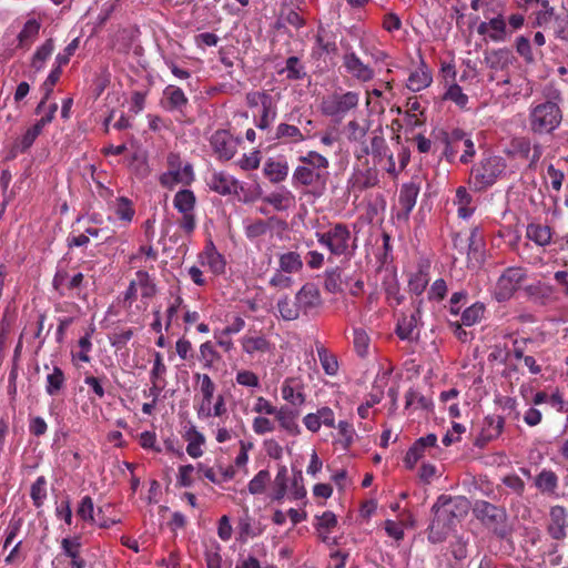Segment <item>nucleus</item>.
<instances>
[{"label":"nucleus","mask_w":568,"mask_h":568,"mask_svg":"<svg viewBox=\"0 0 568 568\" xmlns=\"http://www.w3.org/2000/svg\"><path fill=\"white\" fill-rule=\"evenodd\" d=\"M353 343L356 353L364 357L368 352L369 337L363 328H355L353 331Z\"/></svg>","instance_id":"obj_63"},{"label":"nucleus","mask_w":568,"mask_h":568,"mask_svg":"<svg viewBox=\"0 0 568 568\" xmlns=\"http://www.w3.org/2000/svg\"><path fill=\"white\" fill-rule=\"evenodd\" d=\"M278 73L285 74L288 80H301L306 74L305 68L297 57H290Z\"/></svg>","instance_id":"obj_46"},{"label":"nucleus","mask_w":568,"mask_h":568,"mask_svg":"<svg viewBox=\"0 0 568 568\" xmlns=\"http://www.w3.org/2000/svg\"><path fill=\"white\" fill-rule=\"evenodd\" d=\"M436 444L437 437L434 434L418 438L406 453L404 458L406 468L413 469L417 462L425 455L426 450L436 447Z\"/></svg>","instance_id":"obj_19"},{"label":"nucleus","mask_w":568,"mask_h":568,"mask_svg":"<svg viewBox=\"0 0 568 568\" xmlns=\"http://www.w3.org/2000/svg\"><path fill=\"white\" fill-rule=\"evenodd\" d=\"M164 106L170 111H181L187 104V98L183 90L176 85L169 84L163 90Z\"/></svg>","instance_id":"obj_32"},{"label":"nucleus","mask_w":568,"mask_h":568,"mask_svg":"<svg viewBox=\"0 0 568 568\" xmlns=\"http://www.w3.org/2000/svg\"><path fill=\"white\" fill-rule=\"evenodd\" d=\"M262 200L277 212L292 210L296 205L295 195L286 187H280L265 195Z\"/></svg>","instance_id":"obj_20"},{"label":"nucleus","mask_w":568,"mask_h":568,"mask_svg":"<svg viewBox=\"0 0 568 568\" xmlns=\"http://www.w3.org/2000/svg\"><path fill=\"white\" fill-rule=\"evenodd\" d=\"M274 416L278 422L281 428L286 430L287 434L292 436H297L301 434V427L296 422V416L287 407L278 408L277 413H275Z\"/></svg>","instance_id":"obj_39"},{"label":"nucleus","mask_w":568,"mask_h":568,"mask_svg":"<svg viewBox=\"0 0 568 568\" xmlns=\"http://www.w3.org/2000/svg\"><path fill=\"white\" fill-rule=\"evenodd\" d=\"M201 264L209 267V270L216 274L225 272L226 261L224 256L216 250L212 241H210L204 251L200 255Z\"/></svg>","instance_id":"obj_24"},{"label":"nucleus","mask_w":568,"mask_h":568,"mask_svg":"<svg viewBox=\"0 0 568 568\" xmlns=\"http://www.w3.org/2000/svg\"><path fill=\"white\" fill-rule=\"evenodd\" d=\"M329 162L316 151H310L300 158V164L292 174L294 187H308L310 192L321 195L325 189Z\"/></svg>","instance_id":"obj_1"},{"label":"nucleus","mask_w":568,"mask_h":568,"mask_svg":"<svg viewBox=\"0 0 568 568\" xmlns=\"http://www.w3.org/2000/svg\"><path fill=\"white\" fill-rule=\"evenodd\" d=\"M478 33L487 36L494 42H505L509 38L506 19L498 14L487 22H481L478 27Z\"/></svg>","instance_id":"obj_18"},{"label":"nucleus","mask_w":568,"mask_h":568,"mask_svg":"<svg viewBox=\"0 0 568 568\" xmlns=\"http://www.w3.org/2000/svg\"><path fill=\"white\" fill-rule=\"evenodd\" d=\"M168 170L160 175V184L166 189H174L176 185H191L195 179L193 166L183 162L180 154L170 153L166 158Z\"/></svg>","instance_id":"obj_3"},{"label":"nucleus","mask_w":568,"mask_h":568,"mask_svg":"<svg viewBox=\"0 0 568 568\" xmlns=\"http://www.w3.org/2000/svg\"><path fill=\"white\" fill-rule=\"evenodd\" d=\"M513 62V54L508 49H496L485 54V63L493 70H504Z\"/></svg>","instance_id":"obj_38"},{"label":"nucleus","mask_w":568,"mask_h":568,"mask_svg":"<svg viewBox=\"0 0 568 568\" xmlns=\"http://www.w3.org/2000/svg\"><path fill=\"white\" fill-rule=\"evenodd\" d=\"M50 123V119H40L34 123L31 128H29L26 133L18 139L12 148V156H16L17 153L26 152L36 141V139L41 133L42 129Z\"/></svg>","instance_id":"obj_26"},{"label":"nucleus","mask_w":568,"mask_h":568,"mask_svg":"<svg viewBox=\"0 0 568 568\" xmlns=\"http://www.w3.org/2000/svg\"><path fill=\"white\" fill-rule=\"evenodd\" d=\"M185 440L187 442L186 445V453L192 458H199L203 455L202 446L205 443L204 435L197 430L195 426H190L184 435Z\"/></svg>","instance_id":"obj_35"},{"label":"nucleus","mask_w":568,"mask_h":568,"mask_svg":"<svg viewBox=\"0 0 568 568\" xmlns=\"http://www.w3.org/2000/svg\"><path fill=\"white\" fill-rule=\"evenodd\" d=\"M551 229L540 223H529L526 227V237L538 246H546L551 242Z\"/></svg>","instance_id":"obj_34"},{"label":"nucleus","mask_w":568,"mask_h":568,"mask_svg":"<svg viewBox=\"0 0 568 568\" xmlns=\"http://www.w3.org/2000/svg\"><path fill=\"white\" fill-rule=\"evenodd\" d=\"M558 476L551 469H542L535 477V486L541 494L552 495L558 488Z\"/></svg>","instance_id":"obj_37"},{"label":"nucleus","mask_w":568,"mask_h":568,"mask_svg":"<svg viewBox=\"0 0 568 568\" xmlns=\"http://www.w3.org/2000/svg\"><path fill=\"white\" fill-rule=\"evenodd\" d=\"M346 73L358 82H369L375 78L374 69L365 63L355 51L347 50L342 58Z\"/></svg>","instance_id":"obj_12"},{"label":"nucleus","mask_w":568,"mask_h":568,"mask_svg":"<svg viewBox=\"0 0 568 568\" xmlns=\"http://www.w3.org/2000/svg\"><path fill=\"white\" fill-rule=\"evenodd\" d=\"M485 305L483 303H474L467 307L462 314V322L466 326H473L477 324L484 316Z\"/></svg>","instance_id":"obj_53"},{"label":"nucleus","mask_w":568,"mask_h":568,"mask_svg":"<svg viewBox=\"0 0 568 568\" xmlns=\"http://www.w3.org/2000/svg\"><path fill=\"white\" fill-rule=\"evenodd\" d=\"M108 205L109 210L113 212L119 221L123 222L124 224L132 222L135 210L132 205V202L128 197H116L115 200L110 201Z\"/></svg>","instance_id":"obj_31"},{"label":"nucleus","mask_w":568,"mask_h":568,"mask_svg":"<svg viewBox=\"0 0 568 568\" xmlns=\"http://www.w3.org/2000/svg\"><path fill=\"white\" fill-rule=\"evenodd\" d=\"M283 399L293 406H302L305 395L302 385L295 378H286L281 386Z\"/></svg>","instance_id":"obj_29"},{"label":"nucleus","mask_w":568,"mask_h":568,"mask_svg":"<svg viewBox=\"0 0 568 568\" xmlns=\"http://www.w3.org/2000/svg\"><path fill=\"white\" fill-rule=\"evenodd\" d=\"M568 528V511L565 507L556 505L549 510V523L547 532L552 539L562 540L566 538Z\"/></svg>","instance_id":"obj_17"},{"label":"nucleus","mask_w":568,"mask_h":568,"mask_svg":"<svg viewBox=\"0 0 568 568\" xmlns=\"http://www.w3.org/2000/svg\"><path fill=\"white\" fill-rule=\"evenodd\" d=\"M133 284L136 285L138 291L143 298H151L156 293V286L150 274L145 271H138L135 273Z\"/></svg>","instance_id":"obj_42"},{"label":"nucleus","mask_w":568,"mask_h":568,"mask_svg":"<svg viewBox=\"0 0 568 568\" xmlns=\"http://www.w3.org/2000/svg\"><path fill=\"white\" fill-rule=\"evenodd\" d=\"M418 193L419 187L416 184H404L399 191L398 205L393 207L392 219L397 221V223L407 224L409 214L416 204Z\"/></svg>","instance_id":"obj_11"},{"label":"nucleus","mask_w":568,"mask_h":568,"mask_svg":"<svg viewBox=\"0 0 568 568\" xmlns=\"http://www.w3.org/2000/svg\"><path fill=\"white\" fill-rule=\"evenodd\" d=\"M428 282H429V276H428L427 272L420 270V271L416 272L415 274H413L412 277L409 278V281H408L409 291L415 293L416 295H420L425 291Z\"/></svg>","instance_id":"obj_61"},{"label":"nucleus","mask_w":568,"mask_h":568,"mask_svg":"<svg viewBox=\"0 0 568 568\" xmlns=\"http://www.w3.org/2000/svg\"><path fill=\"white\" fill-rule=\"evenodd\" d=\"M276 307L284 321H295L303 315L296 298L291 300L288 296H283L277 301Z\"/></svg>","instance_id":"obj_40"},{"label":"nucleus","mask_w":568,"mask_h":568,"mask_svg":"<svg viewBox=\"0 0 568 568\" xmlns=\"http://www.w3.org/2000/svg\"><path fill=\"white\" fill-rule=\"evenodd\" d=\"M288 163L284 159L268 158L263 166V173L272 183L283 182L288 175Z\"/></svg>","instance_id":"obj_28"},{"label":"nucleus","mask_w":568,"mask_h":568,"mask_svg":"<svg viewBox=\"0 0 568 568\" xmlns=\"http://www.w3.org/2000/svg\"><path fill=\"white\" fill-rule=\"evenodd\" d=\"M443 99L446 101L454 102L460 109H465L468 103V97L463 92V89L456 83H452L447 88L443 95Z\"/></svg>","instance_id":"obj_57"},{"label":"nucleus","mask_w":568,"mask_h":568,"mask_svg":"<svg viewBox=\"0 0 568 568\" xmlns=\"http://www.w3.org/2000/svg\"><path fill=\"white\" fill-rule=\"evenodd\" d=\"M420 311L416 308L412 314L404 315L397 323L396 333L402 339H414L418 335Z\"/></svg>","instance_id":"obj_27"},{"label":"nucleus","mask_w":568,"mask_h":568,"mask_svg":"<svg viewBox=\"0 0 568 568\" xmlns=\"http://www.w3.org/2000/svg\"><path fill=\"white\" fill-rule=\"evenodd\" d=\"M440 503H444V511H448L456 520L465 517L469 510V501L465 497H452L440 495ZM445 515V513H443Z\"/></svg>","instance_id":"obj_30"},{"label":"nucleus","mask_w":568,"mask_h":568,"mask_svg":"<svg viewBox=\"0 0 568 568\" xmlns=\"http://www.w3.org/2000/svg\"><path fill=\"white\" fill-rule=\"evenodd\" d=\"M525 272L520 267H508L498 278L494 295L499 302L509 300L525 280Z\"/></svg>","instance_id":"obj_10"},{"label":"nucleus","mask_w":568,"mask_h":568,"mask_svg":"<svg viewBox=\"0 0 568 568\" xmlns=\"http://www.w3.org/2000/svg\"><path fill=\"white\" fill-rule=\"evenodd\" d=\"M506 163L500 156H490L471 170V182L477 191L485 190L496 183L505 172Z\"/></svg>","instance_id":"obj_6"},{"label":"nucleus","mask_w":568,"mask_h":568,"mask_svg":"<svg viewBox=\"0 0 568 568\" xmlns=\"http://www.w3.org/2000/svg\"><path fill=\"white\" fill-rule=\"evenodd\" d=\"M165 374H166V366L163 362L162 354L159 352L154 353V361L153 366L150 372V381L151 382H160V383H166L165 382Z\"/></svg>","instance_id":"obj_62"},{"label":"nucleus","mask_w":568,"mask_h":568,"mask_svg":"<svg viewBox=\"0 0 568 568\" xmlns=\"http://www.w3.org/2000/svg\"><path fill=\"white\" fill-rule=\"evenodd\" d=\"M347 139L351 142L357 143L358 145H363L366 142L365 138L368 132L367 123H359L356 120H352L346 125Z\"/></svg>","instance_id":"obj_49"},{"label":"nucleus","mask_w":568,"mask_h":568,"mask_svg":"<svg viewBox=\"0 0 568 568\" xmlns=\"http://www.w3.org/2000/svg\"><path fill=\"white\" fill-rule=\"evenodd\" d=\"M444 154L448 161H454L458 152H462L459 161L469 163L476 154L474 142L470 135L460 129H454L445 133Z\"/></svg>","instance_id":"obj_5"},{"label":"nucleus","mask_w":568,"mask_h":568,"mask_svg":"<svg viewBox=\"0 0 568 568\" xmlns=\"http://www.w3.org/2000/svg\"><path fill=\"white\" fill-rule=\"evenodd\" d=\"M30 496L33 505L40 508L47 499V480L43 476H40L31 486Z\"/></svg>","instance_id":"obj_56"},{"label":"nucleus","mask_w":568,"mask_h":568,"mask_svg":"<svg viewBox=\"0 0 568 568\" xmlns=\"http://www.w3.org/2000/svg\"><path fill=\"white\" fill-rule=\"evenodd\" d=\"M433 82V74L427 64L422 60L419 67L410 72L406 87L412 92H419L428 88Z\"/></svg>","instance_id":"obj_25"},{"label":"nucleus","mask_w":568,"mask_h":568,"mask_svg":"<svg viewBox=\"0 0 568 568\" xmlns=\"http://www.w3.org/2000/svg\"><path fill=\"white\" fill-rule=\"evenodd\" d=\"M359 102L357 92L348 91L344 93H333L323 98L321 102V111L323 114L343 119L351 110L355 109Z\"/></svg>","instance_id":"obj_7"},{"label":"nucleus","mask_w":568,"mask_h":568,"mask_svg":"<svg viewBox=\"0 0 568 568\" xmlns=\"http://www.w3.org/2000/svg\"><path fill=\"white\" fill-rule=\"evenodd\" d=\"M280 271L292 274L303 268V261L297 252H286L278 257Z\"/></svg>","instance_id":"obj_44"},{"label":"nucleus","mask_w":568,"mask_h":568,"mask_svg":"<svg viewBox=\"0 0 568 568\" xmlns=\"http://www.w3.org/2000/svg\"><path fill=\"white\" fill-rule=\"evenodd\" d=\"M207 185L221 195L237 194L242 190L239 180L224 171H214L207 180Z\"/></svg>","instance_id":"obj_16"},{"label":"nucleus","mask_w":568,"mask_h":568,"mask_svg":"<svg viewBox=\"0 0 568 568\" xmlns=\"http://www.w3.org/2000/svg\"><path fill=\"white\" fill-rule=\"evenodd\" d=\"M303 315H308L322 305L321 292L314 283L304 284L295 294Z\"/></svg>","instance_id":"obj_15"},{"label":"nucleus","mask_w":568,"mask_h":568,"mask_svg":"<svg viewBox=\"0 0 568 568\" xmlns=\"http://www.w3.org/2000/svg\"><path fill=\"white\" fill-rule=\"evenodd\" d=\"M561 94L554 90L546 100L530 104L528 124L531 132L547 134L554 132L562 121V111L559 106Z\"/></svg>","instance_id":"obj_2"},{"label":"nucleus","mask_w":568,"mask_h":568,"mask_svg":"<svg viewBox=\"0 0 568 568\" xmlns=\"http://www.w3.org/2000/svg\"><path fill=\"white\" fill-rule=\"evenodd\" d=\"M210 144L220 160L227 161L236 153L239 140L226 130H217L212 134Z\"/></svg>","instance_id":"obj_14"},{"label":"nucleus","mask_w":568,"mask_h":568,"mask_svg":"<svg viewBox=\"0 0 568 568\" xmlns=\"http://www.w3.org/2000/svg\"><path fill=\"white\" fill-rule=\"evenodd\" d=\"M195 202V195L189 189L178 191L173 199V205L181 214L194 212Z\"/></svg>","instance_id":"obj_43"},{"label":"nucleus","mask_w":568,"mask_h":568,"mask_svg":"<svg viewBox=\"0 0 568 568\" xmlns=\"http://www.w3.org/2000/svg\"><path fill=\"white\" fill-rule=\"evenodd\" d=\"M61 549L63 555L70 558V560L81 557V538L79 536L63 538L61 540Z\"/></svg>","instance_id":"obj_59"},{"label":"nucleus","mask_w":568,"mask_h":568,"mask_svg":"<svg viewBox=\"0 0 568 568\" xmlns=\"http://www.w3.org/2000/svg\"><path fill=\"white\" fill-rule=\"evenodd\" d=\"M317 242L326 247L332 255H351L352 234L346 224L336 223L325 232L315 233Z\"/></svg>","instance_id":"obj_4"},{"label":"nucleus","mask_w":568,"mask_h":568,"mask_svg":"<svg viewBox=\"0 0 568 568\" xmlns=\"http://www.w3.org/2000/svg\"><path fill=\"white\" fill-rule=\"evenodd\" d=\"M65 386V376L59 366H53L45 378V392L50 396L58 395Z\"/></svg>","instance_id":"obj_41"},{"label":"nucleus","mask_w":568,"mask_h":568,"mask_svg":"<svg viewBox=\"0 0 568 568\" xmlns=\"http://www.w3.org/2000/svg\"><path fill=\"white\" fill-rule=\"evenodd\" d=\"M474 511L476 517L487 527L494 528L498 536L505 537L507 535V530L505 528H498V526L504 524L507 519V514L504 508L481 500L476 503Z\"/></svg>","instance_id":"obj_9"},{"label":"nucleus","mask_w":568,"mask_h":568,"mask_svg":"<svg viewBox=\"0 0 568 568\" xmlns=\"http://www.w3.org/2000/svg\"><path fill=\"white\" fill-rule=\"evenodd\" d=\"M196 416L202 422L210 423L211 420H225L227 417V408L226 403L223 395H217L214 400H212L205 407H199Z\"/></svg>","instance_id":"obj_22"},{"label":"nucleus","mask_w":568,"mask_h":568,"mask_svg":"<svg viewBox=\"0 0 568 568\" xmlns=\"http://www.w3.org/2000/svg\"><path fill=\"white\" fill-rule=\"evenodd\" d=\"M53 49L54 44L51 39L47 40L41 47L37 49L31 62V65L36 71L43 69L47 60L51 57Z\"/></svg>","instance_id":"obj_50"},{"label":"nucleus","mask_w":568,"mask_h":568,"mask_svg":"<svg viewBox=\"0 0 568 568\" xmlns=\"http://www.w3.org/2000/svg\"><path fill=\"white\" fill-rule=\"evenodd\" d=\"M287 481H288V475H287V468L285 466H282L274 479V487L272 493V499L281 501L285 495L287 489Z\"/></svg>","instance_id":"obj_51"},{"label":"nucleus","mask_w":568,"mask_h":568,"mask_svg":"<svg viewBox=\"0 0 568 568\" xmlns=\"http://www.w3.org/2000/svg\"><path fill=\"white\" fill-rule=\"evenodd\" d=\"M235 382L237 385L247 387L252 390L261 387L260 377L252 371L240 369L236 372Z\"/></svg>","instance_id":"obj_58"},{"label":"nucleus","mask_w":568,"mask_h":568,"mask_svg":"<svg viewBox=\"0 0 568 568\" xmlns=\"http://www.w3.org/2000/svg\"><path fill=\"white\" fill-rule=\"evenodd\" d=\"M245 235L248 240H254L265 235L270 231V225L266 221L257 219L254 221L245 222Z\"/></svg>","instance_id":"obj_55"},{"label":"nucleus","mask_w":568,"mask_h":568,"mask_svg":"<svg viewBox=\"0 0 568 568\" xmlns=\"http://www.w3.org/2000/svg\"><path fill=\"white\" fill-rule=\"evenodd\" d=\"M317 354L324 372L331 376L336 375L338 371V363L336 357L323 347L317 348Z\"/></svg>","instance_id":"obj_60"},{"label":"nucleus","mask_w":568,"mask_h":568,"mask_svg":"<svg viewBox=\"0 0 568 568\" xmlns=\"http://www.w3.org/2000/svg\"><path fill=\"white\" fill-rule=\"evenodd\" d=\"M262 111L261 115L257 122V128L265 130L267 129L271 123L274 122L277 115V109H276V102L274 101L273 97H271L268 100L265 101L261 105Z\"/></svg>","instance_id":"obj_47"},{"label":"nucleus","mask_w":568,"mask_h":568,"mask_svg":"<svg viewBox=\"0 0 568 568\" xmlns=\"http://www.w3.org/2000/svg\"><path fill=\"white\" fill-rule=\"evenodd\" d=\"M539 4L541 6V8L535 13L534 26L545 28L554 19L556 20L555 9L554 7L550 6L548 0L541 1V3Z\"/></svg>","instance_id":"obj_52"},{"label":"nucleus","mask_w":568,"mask_h":568,"mask_svg":"<svg viewBox=\"0 0 568 568\" xmlns=\"http://www.w3.org/2000/svg\"><path fill=\"white\" fill-rule=\"evenodd\" d=\"M454 204L457 206L459 217L466 220L474 214L473 197L465 186L457 187Z\"/></svg>","instance_id":"obj_36"},{"label":"nucleus","mask_w":568,"mask_h":568,"mask_svg":"<svg viewBox=\"0 0 568 568\" xmlns=\"http://www.w3.org/2000/svg\"><path fill=\"white\" fill-rule=\"evenodd\" d=\"M444 503H440V496L433 506L434 519L429 526L428 539L433 544L444 541L455 526L456 519L448 511L444 513Z\"/></svg>","instance_id":"obj_8"},{"label":"nucleus","mask_w":568,"mask_h":568,"mask_svg":"<svg viewBox=\"0 0 568 568\" xmlns=\"http://www.w3.org/2000/svg\"><path fill=\"white\" fill-rule=\"evenodd\" d=\"M77 515L84 521L94 523V504L90 496H84L79 503Z\"/></svg>","instance_id":"obj_64"},{"label":"nucleus","mask_w":568,"mask_h":568,"mask_svg":"<svg viewBox=\"0 0 568 568\" xmlns=\"http://www.w3.org/2000/svg\"><path fill=\"white\" fill-rule=\"evenodd\" d=\"M271 480L270 471L266 469L260 470L247 484V489L252 495H260L265 491L267 484Z\"/></svg>","instance_id":"obj_54"},{"label":"nucleus","mask_w":568,"mask_h":568,"mask_svg":"<svg viewBox=\"0 0 568 568\" xmlns=\"http://www.w3.org/2000/svg\"><path fill=\"white\" fill-rule=\"evenodd\" d=\"M209 426L219 444L231 442L236 436L235 432L226 426L225 420H211Z\"/></svg>","instance_id":"obj_48"},{"label":"nucleus","mask_w":568,"mask_h":568,"mask_svg":"<svg viewBox=\"0 0 568 568\" xmlns=\"http://www.w3.org/2000/svg\"><path fill=\"white\" fill-rule=\"evenodd\" d=\"M242 349L250 356L265 354L272 351L271 342L262 334L247 333L241 338Z\"/></svg>","instance_id":"obj_23"},{"label":"nucleus","mask_w":568,"mask_h":568,"mask_svg":"<svg viewBox=\"0 0 568 568\" xmlns=\"http://www.w3.org/2000/svg\"><path fill=\"white\" fill-rule=\"evenodd\" d=\"M194 379L196 381L200 397L195 399L194 409L197 413L199 407H205L216 397L214 396L216 385L207 374L195 373Z\"/></svg>","instance_id":"obj_21"},{"label":"nucleus","mask_w":568,"mask_h":568,"mask_svg":"<svg viewBox=\"0 0 568 568\" xmlns=\"http://www.w3.org/2000/svg\"><path fill=\"white\" fill-rule=\"evenodd\" d=\"M40 22L37 19H29L18 36L21 47L30 45L38 37L40 31Z\"/></svg>","instance_id":"obj_45"},{"label":"nucleus","mask_w":568,"mask_h":568,"mask_svg":"<svg viewBox=\"0 0 568 568\" xmlns=\"http://www.w3.org/2000/svg\"><path fill=\"white\" fill-rule=\"evenodd\" d=\"M355 156L361 160L372 154L377 162H381L384 158H387L390 165L394 166L393 154L389 153L388 146L385 139L381 133L373 132L369 143L367 141L363 145H357L354 150Z\"/></svg>","instance_id":"obj_13"},{"label":"nucleus","mask_w":568,"mask_h":568,"mask_svg":"<svg viewBox=\"0 0 568 568\" xmlns=\"http://www.w3.org/2000/svg\"><path fill=\"white\" fill-rule=\"evenodd\" d=\"M275 138L285 143H301L310 138L308 132L304 133L300 128L288 123H280L275 130Z\"/></svg>","instance_id":"obj_33"}]
</instances>
